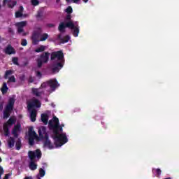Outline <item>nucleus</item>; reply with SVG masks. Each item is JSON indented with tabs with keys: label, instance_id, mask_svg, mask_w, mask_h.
Here are the masks:
<instances>
[{
	"label": "nucleus",
	"instance_id": "32",
	"mask_svg": "<svg viewBox=\"0 0 179 179\" xmlns=\"http://www.w3.org/2000/svg\"><path fill=\"white\" fill-rule=\"evenodd\" d=\"M36 76L38 78H41V73L40 71H36Z\"/></svg>",
	"mask_w": 179,
	"mask_h": 179
},
{
	"label": "nucleus",
	"instance_id": "35",
	"mask_svg": "<svg viewBox=\"0 0 179 179\" xmlns=\"http://www.w3.org/2000/svg\"><path fill=\"white\" fill-rule=\"evenodd\" d=\"M3 108V106H2V105L1 106V110H2Z\"/></svg>",
	"mask_w": 179,
	"mask_h": 179
},
{
	"label": "nucleus",
	"instance_id": "22",
	"mask_svg": "<svg viewBox=\"0 0 179 179\" xmlns=\"http://www.w3.org/2000/svg\"><path fill=\"white\" fill-rule=\"evenodd\" d=\"M59 38L61 41V43H62L64 44V43H68V41H69L71 37H69V36H66L64 38H61V36H59Z\"/></svg>",
	"mask_w": 179,
	"mask_h": 179
},
{
	"label": "nucleus",
	"instance_id": "15",
	"mask_svg": "<svg viewBox=\"0 0 179 179\" xmlns=\"http://www.w3.org/2000/svg\"><path fill=\"white\" fill-rule=\"evenodd\" d=\"M21 131H22V127L20 126V123H17L16 125L14 126L12 134L15 137H17L18 134H20Z\"/></svg>",
	"mask_w": 179,
	"mask_h": 179
},
{
	"label": "nucleus",
	"instance_id": "14",
	"mask_svg": "<svg viewBox=\"0 0 179 179\" xmlns=\"http://www.w3.org/2000/svg\"><path fill=\"white\" fill-rule=\"evenodd\" d=\"M38 132L39 134L40 138H43L45 139V138H48V135L47 134V129L45 127L41 126L38 128Z\"/></svg>",
	"mask_w": 179,
	"mask_h": 179
},
{
	"label": "nucleus",
	"instance_id": "19",
	"mask_svg": "<svg viewBox=\"0 0 179 179\" xmlns=\"http://www.w3.org/2000/svg\"><path fill=\"white\" fill-rule=\"evenodd\" d=\"M41 121L45 124V125H47L48 124V115L46 113H43L41 115Z\"/></svg>",
	"mask_w": 179,
	"mask_h": 179
},
{
	"label": "nucleus",
	"instance_id": "20",
	"mask_svg": "<svg viewBox=\"0 0 179 179\" xmlns=\"http://www.w3.org/2000/svg\"><path fill=\"white\" fill-rule=\"evenodd\" d=\"M47 48V46L41 45L38 46L35 50V52H43V51H45V49Z\"/></svg>",
	"mask_w": 179,
	"mask_h": 179
},
{
	"label": "nucleus",
	"instance_id": "1",
	"mask_svg": "<svg viewBox=\"0 0 179 179\" xmlns=\"http://www.w3.org/2000/svg\"><path fill=\"white\" fill-rule=\"evenodd\" d=\"M49 127L53 129L52 138L55 141V145L51 143L48 137L44 138L43 146L48 149H54V148H61L68 142V137L66 134L62 132V127L64 124L59 125V120L57 117H54L49 121Z\"/></svg>",
	"mask_w": 179,
	"mask_h": 179
},
{
	"label": "nucleus",
	"instance_id": "7",
	"mask_svg": "<svg viewBox=\"0 0 179 179\" xmlns=\"http://www.w3.org/2000/svg\"><path fill=\"white\" fill-rule=\"evenodd\" d=\"M41 28H36L32 35V43L35 45L38 44L40 41H45L48 38V34H41Z\"/></svg>",
	"mask_w": 179,
	"mask_h": 179
},
{
	"label": "nucleus",
	"instance_id": "21",
	"mask_svg": "<svg viewBox=\"0 0 179 179\" xmlns=\"http://www.w3.org/2000/svg\"><path fill=\"white\" fill-rule=\"evenodd\" d=\"M44 176H45V171H44V169H39V173L36 176V178L38 179H41V178H43V177H44Z\"/></svg>",
	"mask_w": 179,
	"mask_h": 179
},
{
	"label": "nucleus",
	"instance_id": "25",
	"mask_svg": "<svg viewBox=\"0 0 179 179\" xmlns=\"http://www.w3.org/2000/svg\"><path fill=\"white\" fill-rule=\"evenodd\" d=\"M1 92H2L3 94H5V93H6V92H8V85H6V83H4L3 84V86L1 87Z\"/></svg>",
	"mask_w": 179,
	"mask_h": 179
},
{
	"label": "nucleus",
	"instance_id": "36",
	"mask_svg": "<svg viewBox=\"0 0 179 179\" xmlns=\"http://www.w3.org/2000/svg\"><path fill=\"white\" fill-rule=\"evenodd\" d=\"M1 162H2V159L0 157V163H1Z\"/></svg>",
	"mask_w": 179,
	"mask_h": 179
},
{
	"label": "nucleus",
	"instance_id": "38",
	"mask_svg": "<svg viewBox=\"0 0 179 179\" xmlns=\"http://www.w3.org/2000/svg\"><path fill=\"white\" fill-rule=\"evenodd\" d=\"M0 8H1V5H0Z\"/></svg>",
	"mask_w": 179,
	"mask_h": 179
},
{
	"label": "nucleus",
	"instance_id": "28",
	"mask_svg": "<svg viewBox=\"0 0 179 179\" xmlns=\"http://www.w3.org/2000/svg\"><path fill=\"white\" fill-rule=\"evenodd\" d=\"M12 61H13V63L15 64V65H19V63H18L19 59H17V57H13Z\"/></svg>",
	"mask_w": 179,
	"mask_h": 179
},
{
	"label": "nucleus",
	"instance_id": "17",
	"mask_svg": "<svg viewBox=\"0 0 179 179\" xmlns=\"http://www.w3.org/2000/svg\"><path fill=\"white\" fill-rule=\"evenodd\" d=\"M3 6H8V8H13L16 5V1L12 0H3Z\"/></svg>",
	"mask_w": 179,
	"mask_h": 179
},
{
	"label": "nucleus",
	"instance_id": "11",
	"mask_svg": "<svg viewBox=\"0 0 179 179\" xmlns=\"http://www.w3.org/2000/svg\"><path fill=\"white\" fill-rule=\"evenodd\" d=\"M48 59H50V53L45 52L41 55L40 57L37 59L38 68H41V66H43V64H47V62H48Z\"/></svg>",
	"mask_w": 179,
	"mask_h": 179
},
{
	"label": "nucleus",
	"instance_id": "10",
	"mask_svg": "<svg viewBox=\"0 0 179 179\" xmlns=\"http://www.w3.org/2000/svg\"><path fill=\"white\" fill-rule=\"evenodd\" d=\"M15 122H16V117H11L8 122L3 124V132L5 136H9V128H11Z\"/></svg>",
	"mask_w": 179,
	"mask_h": 179
},
{
	"label": "nucleus",
	"instance_id": "8",
	"mask_svg": "<svg viewBox=\"0 0 179 179\" xmlns=\"http://www.w3.org/2000/svg\"><path fill=\"white\" fill-rule=\"evenodd\" d=\"M27 138L29 139V145H34V141H36L37 142L38 141V136L34 131L33 127L29 128Z\"/></svg>",
	"mask_w": 179,
	"mask_h": 179
},
{
	"label": "nucleus",
	"instance_id": "23",
	"mask_svg": "<svg viewBox=\"0 0 179 179\" xmlns=\"http://www.w3.org/2000/svg\"><path fill=\"white\" fill-rule=\"evenodd\" d=\"M8 144L9 148H13L15 146V140L13 138L10 137L8 140Z\"/></svg>",
	"mask_w": 179,
	"mask_h": 179
},
{
	"label": "nucleus",
	"instance_id": "9",
	"mask_svg": "<svg viewBox=\"0 0 179 179\" xmlns=\"http://www.w3.org/2000/svg\"><path fill=\"white\" fill-rule=\"evenodd\" d=\"M13 104H15V99L11 98L9 99L8 104L6 105L4 112H3V118H8L13 110Z\"/></svg>",
	"mask_w": 179,
	"mask_h": 179
},
{
	"label": "nucleus",
	"instance_id": "5",
	"mask_svg": "<svg viewBox=\"0 0 179 179\" xmlns=\"http://www.w3.org/2000/svg\"><path fill=\"white\" fill-rule=\"evenodd\" d=\"M41 107V103L36 99H33L28 102V110L30 113V118L32 122L36 121L37 117V110L36 108H40Z\"/></svg>",
	"mask_w": 179,
	"mask_h": 179
},
{
	"label": "nucleus",
	"instance_id": "13",
	"mask_svg": "<svg viewBox=\"0 0 179 179\" xmlns=\"http://www.w3.org/2000/svg\"><path fill=\"white\" fill-rule=\"evenodd\" d=\"M12 73H13V71H10V70L6 71L4 78H5V79H8V83H15V82H16V79L15 78V76H10V75H12Z\"/></svg>",
	"mask_w": 179,
	"mask_h": 179
},
{
	"label": "nucleus",
	"instance_id": "31",
	"mask_svg": "<svg viewBox=\"0 0 179 179\" xmlns=\"http://www.w3.org/2000/svg\"><path fill=\"white\" fill-rule=\"evenodd\" d=\"M67 13H72V7L69 6L66 9Z\"/></svg>",
	"mask_w": 179,
	"mask_h": 179
},
{
	"label": "nucleus",
	"instance_id": "27",
	"mask_svg": "<svg viewBox=\"0 0 179 179\" xmlns=\"http://www.w3.org/2000/svg\"><path fill=\"white\" fill-rule=\"evenodd\" d=\"M31 2L32 5H34V6H37V5L40 3V1H38V0H31Z\"/></svg>",
	"mask_w": 179,
	"mask_h": 179
},
{
	"label": "nucleus",
	"instance_id": "4",
	"mask_svg": "<svg viewBox=\"0 0 179 179\" xmlns=\"http://www.w3.org/2000/svg\"><path fill=\"white\" fill-rule=\"evenodd\" d=\"M51 59L53 62L52 71L54 73H57L64 66V53L61 51L54 52L51 55Z\"/></svg>",
	"mask_w": 179,
	"mask_h": 179
},
{
	"label": "nucleus",
	"instance_id": "18",
	"mask_svg": "<svg viewBox=\"0 0 179 179\" xmlns=\"http://www.w3.org/2000/svg\"><path fill=\"white\" fill-rule=\"evenodd\" d=\"M6 54H8V55H10L11 54H15V49L12 48V46L8 45L6 48L5 50Z\"/></svg>",
	"mask_w": 179,
	"mask_h": 179
},
{
	"label": "nucleus",
	"instance_id": "6",
	"mask_svg": "<svg viewBox=\"0 0 179 179\" xmlns=\"http://www.w3.org/2000/svg\"><path fill=\"white\" fill-rule=\"evenodd\" d=\"M29 157L30 159V170H36L37 164L36 162L37 160H40V159H41V151L40 150H36V151H29Z\"/></svg>",
	"mask_w": 179,
	"mask_h": 179
},
{
	"label": "nucleus",
	"instance_id": "34",
	"mask_svg": "<svg viewBox=\"0 0 179 179\" xmlns=\"http://www.w3.org/2000/svg\"><path fill=\"white\" fill-rule=\"evenodd\" d=\"M8 32L13 33V29H12L11 28H8Z\"/></svg>",
	"mask_w": 179,
	"mask_h": 179
},
{
	"label": "nucleus",
	"instance_id": "3",
	"mask_svg": "<svg viewBox=\"0 0 179 179\" xmlns=\"http://www.w3.org/2000/svg\"><path fill=\"white\" fill-rule=\"evenodd\" d=\"M71 17V15L69 14L66 17L64 22L59 24V31L64 32L65 31V28L68 27L72 30L73 36H74V37H78L79 35V25L77 22L72 21Z\"/></svg>",
	"mask_w": 179,
	"mask_h": 179
},
{
	"label": "nucleus",
	"instance_id": "30",
	"mask_svg": "<svg viewBox=\"0 0 179 179\" xmlns=\"http://www.w3.org/2000/svg\"><path fill=\"white\" fill-rule=\"evenodd\" d=\"M22 45H23V47H26V45H27V41H26V39H23L21 42Z\"/></svg>",
	"mask_w": 179,
	"mask_h": 179
},
{
	"label": "nucleus",
	"instance_id": "12",
	"mask_svg": "<svg viewBox=\"0 0 179 179\" xmlns=\"http://www.w3.org/2000/svg\"><path fill=\"white\" fill-rule=\"evenodd\" d=\"M15 26L17 28V32L21 34L22 36H26L27 34L24 32L23 27H26L27 26V21H22L20 22H16Z\"/></svg>",
	"mask_w": 179,
	"mask_h": 179
},
{
	"label": "nucleus",
	"instance_id": "33",
	"mask_svg": "<svg viewBox=\"0 0 179 179\" xmlns=\"http://www.w3.org/2000/svg\"><path fill=\"white\" fill-rule=\"evenodd\" d=\"M9 177H10V174H7V175L5 176L3 179H8Z\"/></svg>",
	"mask_w": 179,
	"mask_h": 179
},
{
	"label": "nucleus",
	"instance_id": "24",
	"mask_svg": "<svg viewBox=\"0 0 179 179\" xmlns=\"http://www.w3.org/2000/svg\"><path fill=\"white\" fill-rule=\"evenodd\" d=\"M66 2H73V3H80V0H66ZM85 3H87L89 2V0H83Z\"/></svg>",
	"mask_w": 179,
	"mask_h": 179
},
{
	"label": "nucleus",
	"instance_id": "26",
	"mask_svg": "<svg viewBox=\"0 0 179 179\" xmlns=\"http://www.w3.org/2000/svg\"><path fill=\"white\" fill-rule=\"evenodd\" d=\"M20 146H22L20 141H17L15 144V148L17 150H20Z\"/></svg>",
	"mask_w": 179,
	"mask_h": 179
},
{
	"label": "nucleus",
	"instance_id": "29",
	"mask_svg": "<svg viewBox=\"0 0 179 179\" xmlns=\"http://www.w3.org/2000/svg\"><path fill=\"white\" fill-rule=\"evenodd\" d=\"M152 171L153 173H157L158 176H160L162 174V170L160 169H153Z\"/></svg>",
	"mask_w": 179,
	"mask_h": 179
},
{
	"label": "nucleus",
	"instance_id": "2",
	"mask_svg": "<svg viewBox=\"0 0 179 179\" xmlns=\"http://www.w3.org/2000/svg\"><path fill=\"white\" fill-rule=\"evenodd\" d=\"M59 84L56 79L50 80L47 83H43L39 89H32V92L35 96H40L44 93V90L48 93H52L57 87H59Z\"/></svg>",
	"mask_w": 179,
	"mask_h": 179
},
{
	"label": "nucleus",
	"instance_id": "37",
	"mask_svg": "<svg viewBox=\"0 0 179 179\" xmlns=\"http://www.w3.org/2000/svg\"><path fill=\"white\" fill-rule=\"evenodd\" d=\"M59 1H61V0H57V2H59Z\"/></svg>",
	"mask_w": 179,
	"mask_h": 179
},
{
	"label": "nucleus",
	"instance_id": "16",
	"mask_svg": "<svg viewBox=\"0 0 179 179\" xmlns=\"http://www.w3.org/2000/svg\"><path fill=\"white\" fill-rule=\"evenodd\" d=\"M29 15L23 14V7H20L18 11L15 12V17H28Z\"/></svg>",
	"mask_w": 179,
	"mask_h": 179
}]
</instances>
